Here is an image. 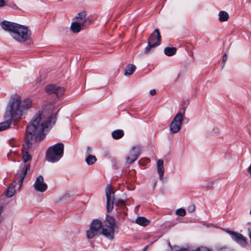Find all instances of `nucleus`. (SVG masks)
I'll return each mask as SVG.
<instances>
[{
    "label": "nucleus",
    "mask_w": 251,
    "mask_h": 251,
    "mask_svg": "<svg viewBox=\"0 0 251 251\" xmlns=\"http://www.w3.org/2000/svg\"><path fill=\"white\" fill-rule=\"evenodd\" d=\"M248 172L250 173V174L251 175V163L249 167L248 168Z\"/></svg>",
    "instance_id": "35"
},
{
    "label": "nucleus",
    "mask_w": 251,
    "mask_h": 251,
    "mask_svg": "<svg viewBox=\"0 0 251 251\" xmlns=\"http://www.w3.org/2000/svg\"><path fill=\"white\" fill-rule=\"evenodd\" d=\"M136 69V66L133 64L128 65L125 69V75H131Z\"/></svg>",
    "instance_id": "18"
},
{
    "label": "nucleus",
    "mask_w": 251,
    "mask_h": 251,
    "mask_svg": "<svg viewBox=\"0 0 251 251\" xmlns=\"http://www.w3.org/2000/svg\"><path fill=\"white\" fill-rule=\"evenodd\" d=\"M140 153V147L139 146L133 147L130 151L126 157V162L131 164L134 162Z\"/></svg>",
    "instance_id": "12"
},
{
    "label": "nucleus",
    "mask_w": 251,
    "mask_h": 251,
    "mask_svg": "<svg viewBox=\"0 0 251 251\" xmlns=\"http://www.w3.org/2000/svg\"><path fill=\"white\" fill-rule=\"evenodd\" d=\"M227 54L225 53L223 57V60L222 62V68H223L225 65L226 61L227 60Z\"/></svg>",
    "instance_id": "26"
},
{
    "label": "nucleus",
    "mask_w": 251,
    "mask_h": 251,
    "mask_svg": "<svg viewBox=\"0 0 251 251\" xmlns=\"http://www.w3.org/2000/svg\"><path fill=\"white\" fill-rule=\"evenodd\" d=\"M114 228L105 225L102 226L101 234L109 239L112 240L114 238Z\"/></svg>",
    "instance_id": "15"
},
{
    "label": "nucleus",
    "mask_w": 251,
    "mask_h": 251,
    "mask_svg": "<svg viewBox=\"0 0 251 251\" xmlns=\"http://www.w3.org/2000/svg\"><path fill=\"white\" fill-rule=\"evenodd\" d=\"M83 26H84L81 24L75 21L72 23L70 29L73 33H75L79 32L82 29Z\"/></svg>",
    "instance_id": "16"
},
{
    "label": "nucleus",
    "mask_w": 251,
    "mask_h": 251,
    "mask_svg": "<svg viewBox=\"0 0 251 251\" xmlns=\"http://www.w3.org/2000/svg\"><path fill=\"white\" fill-rule=\"evenodd\" d=\"M249 236L250 239V242L251 243V230L249 229Z\"/></svg>",
    "instance_id": "34"
},
{
    "label": "nucleus",
    "mask_w": 251,
    "mask_h": 251,
    "mask_svg": "<svg viewBox=\"0 0 251 251\" xmlns=\"http://www.w3.org/2000/svg\"><path fill=\"white\" fill-rule=\"evenodd\" d=\"M184 113L178 112L174 117L170 125V131L173 133H177L180 130L183 120Z\"/></svg>",
    "instance_id": "9"
},
{
    "label": "nucleus",
    "mask_w": 251,
    "mask_h": 251,
    "mask_svg": "<svg viewBox=\"0 0 251 251\" xmlns=\"http://www.w3.org/2000/svg\"><path fill=\"white\" fill-rule=\"evenodd\" d=\"M1 26L4 30L12 32L13 37L18 42H24L30 38V31L26 26L7 21L2 22Z\"/></svg>",
    "instance_id": "3"
},
{
    "label": "nucleus",
    "mask_w": 251,
    "mask_h": 251,
    "mask_svg": "<svg viewBox=\"0 0 251 251\" xmlns=\"http://www.w3.org/2000/svg\"><path fill=\"white\" fill-rule=\"evenodd\" d=\"M30 164L27 163L22 166L17 172L14 182L10 185L8 187L6 191V195L7 197H12L15 194V184L17 182L18 184V189H20L22 185L23 180L25 178V176L27 174V172L30 169Z\"/></svg>",
    "instance_id": "4"
},
{
    "label": "nucleus",
    "mask_w": 251,
    "mask_h": 251,
    "mask_svg": "<svg viewBox=\"0 0 251 251\" xmlns=\"http://www.w3.org/2000/svg\"><path fill=\"white\" fill-rule=\"evenodd\" d=\"M197 251H209L206 248H201L200 249H199Z\"/></svg>",
    "instance_id": "33"
},
{
    "label": "nucleus",
    "mask_w": 251,
    "mask_h": 251,
    "mask_svg": "<svg viewBox=\"0 0 251 251\" xmlns=\"http://www.w3.org/2000/svg\"><path fill=\"white\" fill-rule=\"evenodd\" d=\"M102 224L100 221L95 219L91 223L90 228L87 231L86 235L88 239H92L98 234H101Z\"/></svg>",
    "instance_id": "8"
},
{
    "label": "nucleus",
    "mask_w": 251,
    "mask_h": 251,
    "mask_svg": "<svg viewBox=\"0 0 251 251\" xmlns=\"http://www.w3.org/2000/svg\"><path fill=\"white\" fill-rule=\"evenodd\" d=\"M195 209V206L194 204H192V205H190L189 206V207L188 208V211L190 212H192L194 211Z\"/></svg>",
    "instance_id": "27"
},
{
    "label": "nucleus",
    "mask_w": 251,
    "mask_h": 251,
    "mask_svg": "<svg viewBox=\"0 0 251 251\" xmlns=\"http://www.w3.org/2000/svg\"><path fill=\"white\" fill-rule=\"evenodd\" d=\"M5 2L4 0H0V7H2L5 5Z\"/></svg>",
    "instance_id": "32"
},
{
    "label": "nucleus",
    "mask_w": 251,
    "mask_h": 251,
    "mask_svg": "<svg viewBox=\"0 0 251 251\" xmlns=\"http://www.w3.org/2000/svg\"><path fill=\"white\" fill-rule=\"evenodd\" d=\"M106 197V209L109 213L113 210L114 203L117 206H125L126 202L122 200H118L114 202V192L112 190V186L107 185L105 188Z\"/></svg>",
    "instance_id": "6"
},
{
    "label": "nucleus",
    "mask_w": 251,
    "mask_h": 251,
    "mask_svg": "<svg viewBox=\"0 0 251 251\" xmlns=\"http://www.w3.org/2000/svg\"><path fill=\"white\" fill-rule=\"evenodd\" d=\"M219 21L222 22L227 21L229 19L228 14L225 11H220L219 13Z\"/></svg>",
    "instance_id": "21"
},
{
    "label": "nucleus",
    "mask_w": 251,
    "mask_h": 251,
    "mask_svg": "<svg viewBox=\"0 0 251 251\" xmlns=\"http://www.w3.org/2000/svg\"><path fill=\"white\" fill-rule=\"evenodd\" d=\"M92 152V148L90 147H88L87 148V153L88 154H90V153Z\"/></svg>",
    "instance_id": "31"
},
{
    "label": "nucleus",
    "mask_w": 251,
    "mask_h": 251,
    "mask_svg": "<svg viewBox=\"0 0 251 251\" xmlns=\"http://www.w3.org/2000/svg\"><path fill=\"white\" fill-rule=\"evenodd\" d=\"M35 189L40 192H45L47 189V185L44 181V178L42 176H39L36 179L34 184Z\"/></svg>",
    "instance_id": "13"
},
{
    "label": "nucleus",
    "mask_w": 251,
    "mask_h": 251,
    "mask_svg": "<svg viewBox=\"0 0 251 251\" xmlns=\"http://www.w3.org/2000/svg\"><path fill=\"white\" fill-rule=\"evenodd\" d=\"M250 214L251 215V210H250Z\"/></svg>",
    "instance_id": "38"
},
{
    "label": "nucleus",
    "mask_w": 251,
    "mask_h": 251,
    "mask_svg": "<svg viewBox=\"0 0 251 251\" xmlns=\"http://www.w3.org/2000/svg\"><path fill=\"white\" fill-rule=\"evenodd\" d=\"M176 214L180 216H184L186 214V211L184 209L179 208L176 210Z\"/></svg>",
    "instance_id": "25"
},
{
    "label": "nucleus",
    "mask_w": 251,
    "mask_h": 251,
    "mask_svg": "<svg viewBox=\"0 0 251 251\" xmlns=\"http://www.w3.org/2000/svg\"><path fill=\"white\" fill-rule=\"evenodd\" d=\"M135 222L138 225L143 226H147L150 224V221L143 217H139L137 218L135 221Z\"/></svg>",
    "instance_id": "19"
},
{
    "label": "nucleus",
    "mask_w": 251,
    "mask_h": 251,
    "mask_svg": "<svg viewBox=\"0 0 251 251\" xmlns=\"http://www.w3.org/2000/svg\"><path fill=\"white\" fill-rule=\"evenodd\" d=\"M74 19L76 22L81 24L83 26H84L87 22L89 24H91L92 23V21L89 19V17H87L86 12L85 11H82L77 13Z\"/></svg>",
    "instance_id": "14"
},
{
    "label": "nucleus",
    "mask_w": 251,
    "mask_h": 251,
    "mask_svg": "<svg viewBox=\"0 0 251 251\" xmlns=\"http://www.w3.org/2000/svg\"><path fill=\"white\" fill-rule=\"evenodd\" d=\"M32 103V100L30 98L22 99L21 97L17 94L12 95L6 112L8 119L6 122L0 123V131L10 126L12 119L17 120L21 118L27 110L31 107Z\"/></svg>",
    "instance_id": "2"
},
{
    "label": "nucleus",
    "mask_w": 251,
    "mask_h": 251,
    "mask_svg": "<svg viewBox=\"0 0 251 251\" xmlns=\"http://www.w3.org/2000/svg\"><path fill=\"white\" fill-rule=\"evenodd\" d=\"M106 220L109 225L108 226H110L114 228L116 227V224L115 223V219L113 217L107 215L106 218Z\"/></svg>",
    "instance_id": "23"
},
{
    "label": "nucleus",
    "mask_w": 251,
    "mask_h": 251,
    "mask_svg": "<svg viewBox=\"0 0 251 251\" xmlns=\"http://www.w3.org/2000/svg\"><path fill=\"white\" fill-rule=\"evenodd\" d=\"M221 251H231L229 249L222 250Z\"/></svg>",
    "instance_id": "37"
},
{
    "label": "nucleus",
    "mask_w": 251,
    "mask_h": 251,
    "mask_svg": "<svg viewBox=\"0 0 251 251\" xmlns=\"http://www.w3.org/2000/svg\"><path fill=\"white\" fill-rule=\"evenodd\" d=\"M14 140H13V139H11V140L9 141V144H10L12 147L16 146V145L14 144Z\"/></svg>",
    "instance_id": "30"
},
{
    "label": "nucleus",
    "mask_w": 251,
    "mask_h": 251,
    "mask_svg": "<svg viewBox=\"0 0 251 251\" xmlns=\"http://www.w3.org/2000/svg\"><path fill=\"white\" fill-rule=\"evenodd\" d=\"M46 91L49 94H54L57 97H61L65 92V89L63 87H59L54 84L48 85L46 87Z\"/></svg>",
    "instance_id": "11"
},
{
    "label": "nucleus",
    "mask_w": 251,
    "mask_h": 251,
    "mask_svg": "<svg viewBox=\"0 0 251 251\" xmlns=\"http://www.w3.org/2000/svg\"><path fill=\"white\" fill-rule=\"evenodd\" d=\"M55 116L52 115L46 118L45 112L39 111L27 125L25 135V142L22 150L25 163L31 159L29 150L32 147L33 137H34V140L36 142L41 141L44 138V132L48 131L50 127L55 123Z\"/></svg>",
    "instance_id": "1"
},
{
    "label": "nucleus",
    "mask_w": 251,
    "mask_h": 251,
    "mask_svg": "<svg viewBox=\"0 0 251 251\" xmlns=\"http://www.w3.org/2000/svg\"><path fill=\"white\" fill-rule=\"evenodd\" d=\"M157 172L159 178L162 179L164 175V169L163 167V161L161 159H158L157 161Z\"/></svg>",
    "instance_id": "17"
},
{
    "label": "nucleus",
    "mask_w": 251,
    "mask_h": 251,
    "mask_svg": "<svg viewBox=\"0 0 251 251\" xmlns=\"http://www.w3.org/2000/svg\"><path fill=\"white\" fill-rule=\"evenodd\" d=\"M124 134L123 130L121 129H117L114 130L112 133V137L115 139H119L121 138Z\"/></svg>",
    "instance_id": "20"
},
{
    "label": "nucleus",
    "mask_w": 251,
    "mask_h": 251,
    "mask_svg": "<svg viewBox=\"0 0 251 251\" xmlns=\"http://www.w3.org/2000/svg\"><path fill=\"white\" fill-rule=\"evenodd\" d=\"M176 51V49L175 48L172 47H166L164 49V53L167 56H172L174 55Z\"/></svg>",
    "instance_id": "22"
},
{
    "label": "nucleus",
    "mask_w": 251,
    "mask_h": 251,
    "mask_svg": "<svg viewBox=\"0 0 251 251\" xmlns=\"http://www.w3.org/2000/svg\"><path fill=\"white\" fill-rule=\"evenodd\" d=\"M9 6L14 9H19L18 6L15 4H10L9 5Z\"/></svg>",
    "instance_id": "28"
},
{
    "label": "nucleus",
    "mask_w": 251,
    "mask_h": 251,
    "mask_svg": "<svg viewBox=\"0 0 251 251\" xmlns=\"http://www.w3.org/2000/svg\"><path fill=\"white\" fill-rule=\"evenodd\" d=\"M150 93L151 96H154L156 94V90L155 89L151 90Z\"/></svg>",
    "instance_id": "29"
},
{
    "label": "nucleus",
    "mask_w": 251,
    "mask_h": 251,
    "mask_svg": "<svg viewBox=\"0 0 251 251\" xmlns=\"http://www.w3.org/2000/svg\"><path fill=\"white\" fill-rule=\"evenodd\" d=\"M64 146L57 143L50 147L46 152V159L50 162L58 161L63 156Z\"/></svg>",
    "instance_id": "5"
},
{
    "label": "nucleus",
    "mask_w": 251,
    "mask_h": 251,
    "mask_svg": "<svg viewBox=\"0 0 251 251\" xmlns=\"http://www.w3.org/2000/svg\"><path fill=\"white\" fill-rule=\"evenodd\" d=\"M97 161L95 156L89 154L86 158V162L88 165H92Z\"/></svg>",
    "instance_id": "24"
},
{
    "label": "nucleus",
    "mask_w": 251,
    "mask_h": 251,
    "mask_svg": "<svg viewBox=\"0 0 251 251\" xmlns=\"http://www.w3.org/2000/svg\"><path fill=\"white\" fill-rule=\"evenodd\" d=\"M225 231L230 235L233 240L240 244L241 246H245L247 245V239L241 234L228 229H226Z\"/></svg>",
    "instance_id": "10"
},
{
    "label": "nucleus",
    "mask_w": 251,
    "mask_h": 251,
    "mask_svg": "<svg viewBox=\"0 0 251 251\" xmlns=\"http://www.w3.org/2000/svg\"><path fill=\"white\" fill-rule=\"evenodd\" d=\"M148 248H149V245L146 246L144 248V249H143V250L142 251H146V250L148 249Z\"/></svg>",
    "instance_id": "36"
},
{
    "label": "nucleus",
    "mask_w": 251,
    "mask_h": 251,
    "mask_svg": "<svg viewBox=\"0 0 251 251\" xmlns=\"http://www.w3.org/2000/svg\"><path fill=\"white\" fill-rule=\"evenodd\" d=\"M161 43V35L158 29H155L148 39V46L145 50V53L150 52L151 49L159 46Z\"/></svg>",
    "instance_id": "7"
}]
</instances>
